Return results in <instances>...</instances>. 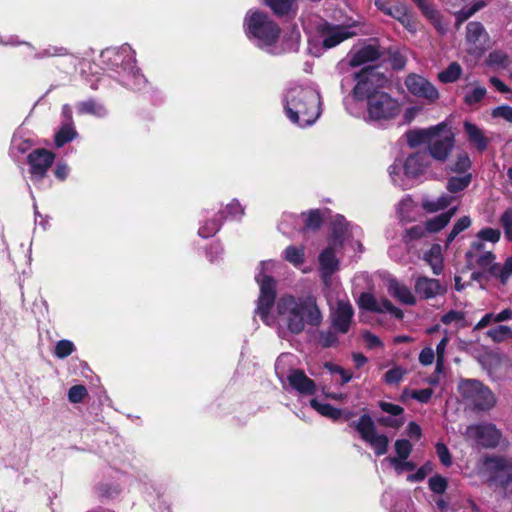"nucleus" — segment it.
Returning a JSON list of instances; mask_svg holds the SVG:
<instances>
[{"label": "nucleus", "instance_id": "obj_1", "mask_svg": "<svg viewBox=\"0 0 512 512\" xmlns=\"http://www.w3.org/2000/svg\"><path fill=\"white\" fill-rule=\"evenodd\" d=\"M277 263L267 260L260 263L255 279L260 286V296L256 313L269 326H275L278 335H298L307 326L316 327L322 322V313L313 296L294 297L284 295L275 304V312L270 308L275 300V281L271 277Z\"/></svg>", "mask_w": 512, "mask_h": 512}, {"label": "nucleus", "instance_id": "obj_2", "mask_svg": "<svg viewBox=\"0 0 512 512\" xmlns=\"http://www.w3.org/2000/svg\"><path fill=\"white\" fill-rule=\"evenodd\" d=\"M283 103L286 116L299 127L310 126L320 117V94L313 86H289L283 95Z\"/></svg>", "mask_w": 512, "mask_h": 512}, {"label": "nucleus", "instance_id": "obj_3", "mask_svg": "<svg viewBox=\"0 0 512 512\" xmlns=\"http://www.w3.org/2000/svg\"><path fill=\"white\" fill-rule=\"evenodd\" d=\"M246 36L257 47L269 53H278L277 42L281 29L267 14L249 11L244 19Z\"/></svg>", "mask_w": 512, "mask_h": 512}, {"label": "nucleus", "instance_id": "obj_4", "mask_svg": "<svg viewBox=\"0 0 512 512\" xmlns=\"http://www.w3.org/2000/svg\"><path fill=\"white\" fill-rule=\"evenodd\" d=\"M487 481L506 497L512 496V461L503 457H488L483 462Z\"/></svg>", "mask_w": 512, "mask_h": 512}, {"label": "nucleus", "instance_id": "obj_5", "mask_svg": "<svg viewBox=\"0 0 512 512\" xmlns=\"http://www.w3.org/2000/svg\"><path fill=\"white\" fill-rule=\"evenodd\" d=\"M431 164L429 155L425 152H416L409 155L403 163L395 162L389 167V175L392 182L405 189L407 185L401 176V171L408 179H418L424 175Z\"/></svg>", "mask_w": 512, "mask_h": 512}, {"label": "nucleus", "instance_id": "obj_6", "mask_svg": "<svg viewBox=\"0 0 512 512\" xmlns=\"http://www.w3.org/2000/svg\"><path fill=\"white\" fill-rule=\"evenodd\" d=\"M462 397L476 409L487 410L494 406L495 397L488 387L477 380H464L459 384Z\"/></svg>", "mask_w": 512, "mask_h": 512}, {"label": "nucleus", "instance_id": "obj_7", "mask_svg": "<svg viewBox=\"0 0 512 512\" xmlns=\"http://www.w3.org/2000/svg\"><path fill=\"white\" fill-rule=\"evenodd\" d=\"M464 437L471 445L495 448L502 440V433L493 423H480L468 426Z\"/></svg>", "mask_w": 512, "mask_h": 512}, {"label": "nucleus", "instance_id": "obj_8", "mask_svg": "<svg viewBox=\"0 0 512 512\" xmlns=\"http://www.w3.org/2000/svg\"><path fill=\"white\" fill-rule=\"evenodd\" d=\"M401 111L399 102L388 93H376L369 98L367 103L368 116L372 120H389Z\"/></svg>", "mask_w": 512, "mask_h": 512}, {"label": "nucleus", "instance_id": "obj_9", "mask_svg": "<svg viewBox=\"0 0 512 512\" xmlns=\"http://www.w3.org/2000/svg\"><path fill=\"white\" fill-rule=\"evenodd\" d=\"M357 81L353 94L358 100H366L376 93H382L380 90L384 83V77L373 68H365L361 72L355 74Z\"/></svg>", "mask_w": 512, "mask_h": 512}, {"label": "nucleus", "instance_id": "obj_10", "mask_svg": "<svg viewBox=\"0 0 512 512\" xmlns=\"http://www.w3.org/2000/svg\"><path fill=\"white\" fill-rule=\"evenodd\" d=\"M352 425L361 438L374 449L376 455H384L387 452L389 439L386 435L377 432L375 424L369 415H362Z\"/></svg>", "mask_w": 512, "mask_h": 512}, {"label": "nucleus", "instance_id": "obj_11", "mask_svg": "<svg viewBox=\"0 0 512 512\" xmlns=\"http://www.w3.org/2000/svg\"><path fill=\"white\" fill-rule=\"evenodd\" d=\"M113 54L115 61L121 60L127 76L123 80L124 84L130 88L139 89L145 83L144 76L135 67L134 52L128 45H123L118 49L107 50L104 56Z\"/></svg>", "mask_w": 512, "mask_h": 512}, {"label": "nucleus", "instance_id": "obj_12", "mask_svg": "<svg viewBox=\"0 0 512 512\" xmlns=\"http://www.w3.org/2000/svg\"><path fill=\"white\" fill-rule=\"evenodd\" d=\"M342 246L341 235L334 230L333 237L328 246L318 256L319 270L324 283L327 285L331 276L339 268V260L336 257V250Z\"/></svg>", "mask_w": 512, "mask_h": 512}, {"label": "nucleus", "instance_id": "obj_13", "mask_svg": "<svg viewBox=\"0 0 512 512\" xmlns=\"http://www.w3.org/2000/svg\"><path fill=\"white\" fill-rule=\"evenodd\" d=\"M405 85L412 95L418 98H423L430 103L439 99V92L437 88L421 75H408L405 79Z\"/></svg>", "mask_w": 512, "mask_h": 512}, {"label": "nucleus", "instance_id": "obj_14", "mask_svg": "<svg viewBox=\"0 0 512 512\" xmlns=\"http://www.w3.org/2000/svg\"><path fill=\"white\" fill-rule=\"evenodd\" d=\"M454 135L446 126L439 134L429 142V158L432 157L437 161H445L450 155L454 146Z\"/></svg>", "mask_w": 512, "mask_h": 512}, {"label": "nucleus", "instance_id": "obj_15", "mask_svg": "<svg viewBox=\"0 0 512 512\" xmlns=\"http://www.w3.org/2000/svg\"><path fill=\"white\" fill-rule=\"evenodd\" d=\"M359 307L377 313H389L397 319H402L403 311L394 306L386 298H376L373 294L362 293L358 300Z\"/></svg>", "mask_w": 512, "mask_h": 512}, {"label": "nucleus", "instance_id": "obj_16", "mask_svg": "<svg viewBox=\"0 0 512 512\" xmlns=\"http://www.w3.org/2000/svg\"><path fill=\"white\" fill-rule=\"evenodd\" d=\"M55 155L46 149H36L28 155L30 174L33 180L40 181L53 164Z\"/></svg>", "mask_w": 512, "mask_h": 512}, {"label": "nucleus", "instance_id": "obj_17", "mask_svg": "<svg viewBox=\"0 0 512 512\" xmlns=\"http://www.w3.org/2000/svg\"><path fill=\"white\" fill-rule=\"evenodd\" d=\"M353 26L330 25L325 24L321 29L322 44L325 49H330L341 42L355 36L357 33L354 31Z\"/></svg>", "mask_w": 512, "mask_h": 512}, {"label": "nucleus", "instance_id": "obj_18", "mask_svg": "<svg viewBox=\"0 0 512 512\" xmlns=\"http://www.w3.org/2000/svg\"><path fill=\"white\" fill-rule=\"evenodd\" d=\"M380 55L379 49L374 45L354 46L348 53V64L358 67L376 61Z\"/></svg>", "mask_w": 512, "mask_h": 512}, {"label": "nucleus", "instance_id": "obj_19", "mask_svg": "<svg viewBox=\"0 0 512 512\" xmlns=\"http://www.w3.org/2000/svg\"><path fill=\"white\" fill-rule=\"evenodd\" d=\"M354 311L351 304L347 301L339 300L336 308L332 312V324L334 329L341 333H346L351 325Z\"/></svg>", "mask_w": 512, "mask_h": 512}, {"label": "nucleus", "instance_id": "obj_20", "mask_svg": "<svg viewBox=\"0 0 512 512\" xmlns=\"http://www.w3.org/2000/svg\"><path fill=\"white\" fill-rule=\"evenodd\" d=\"M445 127V123H440L426 129L410 130L406 133L407 144L411 148H416L423 144L429 145V142H431L441 130L445 129Z\"/></svg>", "mask_w": 512, "mask_h": 512}, {"label": "nucleus", "instance_id": "obj_21", "mask_svg": "<svg viewBox=\"0 0 512 512\" xmlns=\"http://www.w3.org/2000/svg\"><path fill=\"white\" fill-rule=\"evenodd\" d=\"M414 288L416 294H418L422 299H432L444 292V288L440 284L439 280L425 276H419L416 278Z\"/></svg>", "mask_w": 512, "mask_h": 512}, {"label": "nucleus", "instance_id": "obj_22", "mask_svg": "<svg viewBox=\"0 0 512 512\" xmlns=\"http://www.w3.org/2000/svg\"><path fill=\"white\" fill-rule=\"evenodd\" d=\"M386 289L388 293L400 303L405 305L416 304V297L412 293L411 289L404 283L399 282L397 279L388 278L386 280Z\"/></svg>", "mask_w": 512, "mask_h": 512}, {"label": "nucleus", "instance_id": "obj_23", "mask_svg": "<svg viewBox=\"0 0 512 512\" xmlns=\"http://www.w3.org/2000/svg\"><path fill=\"white\" fill-rule=\"evenodd\" d=\"M287 380L289 385L300 394L312 395L315 393L316 386L314 381L308 378L301 370H292Z\"/></svg>", "mask_w": 512, "mask_h": 512}, {"label": "nucleus", "instance_id": "obj_24", "mask_svg": "<svg viewBox=\"0 0 512 512\" xmlns=\"http://www.w3.org/2000/svg\"><path fill=\"white\" fill-rule=\"evenodd\" d=\"M375 5L386 15H389L401 23H405V9L407 8L403 3L397 1L375 0Z\"/></svg>", "mask_w": 512, "mask_h": 512}, {"label": "nucleus", "instance_id": "obj_25", "mask_svg": "<svg viewBox=\"0 0 512 512\" xmlns=\"http://www.w3.org/2000/svg\"><path fill=\"white\" fill-rule=\"evenodd\" d=\"M423 260L431 267L435 275H440L443 271V250L439 244H433L431 248L424 253Z\"/></svg>", "mask_w": 512, "mask_h": 512}, {"label": "nucleus", "instance_id": "obj_26", "mask_svg": "<svg viewBox=\"0 0 512 512\" xmlns=\"http://www.w3.org/2000/svg\"><path fill=\"white\" fill-rule=\"evenodd\" d=\"M457 208H451L445 213H442L433 219L428 220L425 223L427 233H436L442 230L451 220V218L455 215Z\"/></svg>", "mask_w": 512, "mask_h": 512}, {"label": "nucleus", "instance_id": "obj_27", "mask_svg": "<svg viewBox=\"0 0 512 512\" xmlns=\"http://www.w3.org/2000/svg\"><path fill=\"white\" fill-rule=\"evenodd\" d=\"M397 213L401 221L412 222L416 219V205L410 197H405L399 202Z\"/></svg>", "mask_w": 512, "mask_h": 512}, {"label": "nucleus", "instance_id": "obj_28", "mask_svg": "<svg viewBox=\"0 0 512 512\" xmlns=\"http://www.w3.org/2000/svg\"><path fill=\"white\" fill-rule=\"evenodd\" d=\"M282 257L295 267H299L305 261L304 246H288L283 252Z\"/></svg>", "mask_w": 512, "mask_h": 512}, {"label": "nucleus", "instance_id": "obj_29", "mask_svg": "<svg viewBox=\"0 0 512 512\" xmlns=\"http://www.w3.org/2000/svg\"><path fill=\"white\" fill-rule=\"evenodd\" d=\"M464 129L469 137V140L473 142L479 150L483 151L486 149V139L477 126L470 122H465Z\"/></svg>", "mask_w": 512, "mask_h": 512}, {"label": "nucleus", "instance_id": "obj_30", "mask_svg": "<svg viewBox=\"0 0 512 512\" xmlns=\"http://www.w3.org/2000/svg\"><path fill=\"white\" fill-rule=\"evenodd\" d=\"M310 405L313 409H315L319 414L330 418L332 420H337L341 417L342 411L332 407L330 404L320 403L316 399L310 400Z\"/></svg>", "mask_w": 512, "mask_h": 512}, {"label": "nucleus", "instance_id": "obj_31", "mask_svg": "<svg viewBox=\"0 0 512 512\" xmlns=\"http://www.w3.org/2000/svg\"><path fill=\"white\" fill-rule=\"evenodd\" d=\"M485 38L484 27L479 22H470L466 27V39L469 43L478 45Z\"/></svg>", "mask_w": 512, "mask_h": 512}, {"label": "nucleus", "instance_id": "obj_32", "mask_svg": "<svg viewBox=\"0 0 512 512\" xmlns=\"http://www.w3.org/2000/svg\"><path fill=\"white\" fill-rule=\"evenodd\" d=\"M441 321L445 325H455L456 327H466V314L463 311L451 310L441 317Z\"/></svg>", "mask_w": 512, "mask_h": 512}, {"label": "nucleus", "instance_id": "obj_33", "mask_svg": "<svg viewBox=\"0 0 512 512\" xmlns=\"http://www.w3.org/2000/svg\"><path fill=\"white\" fill-rule=\"evenodd\" d=\"M491 274L498 278L503 284L512 275V255L506 259L503 265H493L491 267Z\"/></svg>", "mask_w": 512, "mask_h": 512}, {"label": "nucleus", "instance_id": "obj_34", "mask_svg": "<svg viewBox=\"0 0 512 512\" xmlns=\"http://www.w3.org/2000/svg\"><path fill=\"white\" fill-rule=\"evenodd\" d=\"M462 74V68L457 62H452L445 70L438 74V79L442 83H453Z\"/></svg>", "mask_w": 512, "mask_h": 512}, {"label": "nucleus", "instance_id": "obj_35", "mask_svg": "<svg viewBox=\"0 0 512 512\" xmlns=\"http://www.w3.org/2000/svg\"><path fill=\"white\" fill-rule=\"evenodd\" d=\"M486 95V88L477 84H471V87L467 89L464 101L467 105H474L480 102Z\"/></svg>", "mask_w": 512, "mask_h": 512}, {"label": "nucleus", "instance_id": "obj_36", "mask_svg": "<svg viewBox=\"0 0 512 512\" xmlns=\"http://www.w3.org/2000/svg\"><path fill=\"white\" fill-rule=\"evenodd\" d=\"M296 0H265V3L278 15L288 14L294 9Z\"/></svg>", "mask_w": 512, "mask_h": 512}, {"label": "nucleus", "instance_id": "obj_37", "mask_svg": "<svg viewBox=\"0 0 512 512\" xmlns=\"http://www.w3.org/2000/svg\"><path fill=\"white\" fill-rule=\"evenodd\" d=\"M453 200L449 195H442L436 200H424L423 208L428 212H437L446 208Z\"/></svg>", "mask_w": 512, "mask_h": 512}, {"label": "nucleus", "instance_id": "obj_38", "mask_svg": "<svg viewBox=\"0 0 512 512\" xmlns=\"http://www.w3.org/2000/svg\"><path fill=\"white\" fill-rule=\"evenodd\" d=\"M471 182V174L467 173L462 176L451 177L447 183V189L451 193L464 190Z\"/></svg>", "mask_w": 512, "mask_h": 512}, {"label": "nucleus", "instance_id": "obj_39", "mask_svg": "<svg viewBox=\"0 0 512 512\" xmlns=\"http://www.w3.org/2000/svg\"><path fill=\"white\" fill-rule=\"evenodd\" d=\"M470 226L471 219L468 216H463L460 219H458L447 236L446 246H449L462 231L468 229Z\"/></svg>", "mask_w": 512, "mask_h": 512}, {"label": "nucleus", "instance_id": "obj_40", "mask_svg": "<svg viewBox=\"0 0 512 512\" xmlns=\"http://www.w3.org/2000/svg\"><path fill=\"white\" fill-rule=\"evenodd\" d=\"M407 459L408 458H386V461H388L395 472L400 475L405 471H413L416 468L415 464Z\"/></svg>", "mask_w": 512, "mask_h": 512}, {"label": "nucleus", "instance_id": "obj_41", "mask_svg": "<svg viewBox=\"0 0 512 512\" xmlns=\"http://www.w3.org/2000/svg\"><path fill=\"white\" fill-rule=\"evenodd\" d=\"M76 132L71 125L63 126L55 136V144L57 147H62L67 142L73 140Z\"/></svg>", "mask_w": 512, "mask_h": 512}, {"label": "nucleus", "instance_id": "obj_42", "mask_svg": "<svg viewBox=\"0 0 512 512\" xmlns=\"http://www.w3.org/2000/svg\"><path fill=\"white\" fill-rule=\"evenodd\" d=\"M512 335V330L508 326L500 325L487 332V336L494 342H502L507 337Z\"/></svg>", "mask_w": 512, "mask_h": 512}, {"label": "nucleus", "instance_id": "obj_43", "mask_svg": "<svg viewBox=\"0 0 512 512\" xmlns=\"http://www.w3.org/2000/svg\"><path fill=\"white\" fill-rule=\"evenodd\" d=\"M471 166V161L466 153L457 155L455 162L450 166L452 172L465 173Z\"/></svg>", "mask_w": 512, "mask_h": 512}, {"label": "nucleus", "instance_id": "obj_44", "mask_svg": "<svg viewBox=\"0 0 512 512\" xmlns=\"http://www.w3.org/2000/svg\"><path fill=\"white\" fill-rule=\"evenodd\" d=\"M75 350L73 342L70 340H60L55 346V355L60 358H66L71 355Z\"/></svg>", "mask_w": 512, "mask_h": 512}, {"label": "nucleus", "instance_id": "obj_45", "mask_svg": "<svg viewBox=\"0 0 512 512\" xmlns=\"http://www.w3.org/2000/svg\"><path fill=\"white\" fill-rule=\"evenodd\" d=\"M80 113H88L96 116H103L105 114V109L103 106L95 103L94 101H85L79 105Z\"/></svg>", "mask_w": 512, "mask_h": 512}, {"label": "nucleus", "instance_id": "obj_46", "mask_svg": "<svg viewBox=\"0 0 512 512\" xmlns=\"http://www.w3.org/2000/svg\"><path fill=\"white\" fill-rule=\"evenodd\" d=\"M495 256L491 251H485L474 256V259L470 260V262H475L478 266L482 268H490L495 265L494 262Z\"/></svg>", "mask_w": 512, "mask_h": 512}, {"label": "nucleus", "instance_id": "obj_47", "mask_svg": "<svg viewBox=\"0 0 512 512\" xmlns=\"http://www.w3.org/2000/svg\"><path fill=\"white\" fill-rule=\"evenodd\" d=\"M486 3L484 1H478L472 7L468 9H462L461 11L456 13V19L458 25L471 17L474 13L485 7Z\"/></svg>", "mask_w": 512, "mask_h": 512}, {"label": "nucleus", "instance_id": "obj_48", "mask_svg": "<svg viewBox=\"0 0 512 512\" xmlns=\"http://www.w3.org/2000/svg\"><path fill=\"white\" fill-rule=\"evenodd\" d=\"M428 485L431 491L437 494H442L447 488V479L441 475H435L428 481Z\"/></svg>", "mask_w": 512, "mask_h": 512}, {"label": "nucleus", "instance_id": "obj_49", "mask_svg": "<svg viewBox=\"0 0 512 512\" xmlns=\"http://www.w3.org/2000/svg\"><path fill=\"white\" fill-rule=\"evenodd\" d=\"M448 344V338L445 336L441 339V341L436 346V371L442 372L443 365H444V357H445V351Z\"/></svg>", "mask_w": 512, "mask_h": 512}, {"label": "nucleus", "instance_id": "obj_50", "mask_svg": "<svg viewBox=\"0 0 512 512\" xmlns=\"http://www.w3.org/2000/svg\"><path fill=\"white\" fill-rule=\"evenodd\" d=\"M87 396V389L83 385L72 386L68 391V399L72 403H79Z\"/></svg>", "mask_w": 512, "mask_h": 512}, {"label": "nucleus", "instance_id": "obj_51", "mask_svg": "<svg viewBox=\"0 0 512 512\" xmlns=\"http://www.w3.org/2000/svg\"><path fill=\"white\" fill-rule=\"evenodd\" d=\"M433 470V466L430 462L425 463L421 466L414 474H410L407 476V481L409 482H420L425 479V477L431 473Z\"/></svg>", "mask_w": 512, "mask_h": 512}, {"label": "nucleus", "instance_id": "obj_52", "mask_svg": "<svg viewBox=\"0 0 512 512\" xmlns=\"http://www.w3.org/2000/svg\"><path fill=\"white\" fill-rule=\"evenodd\" d=\"M221 223L216 220H212L211 222H207L203 224L199 230L198 234L203 238H208L213 235L219 230Z\"/></svg>", "mask_w": 512, "mask_h": 512}, {"label": "nucleus", "instance_id": "obj_53", "mask_svg": "<svg viewBox=\"0 0 512 512\" xmlns=\"http://www.w3.org/2000/svg\"><path fill=\"white\" fill-rule=\"evenodd\" d=\"M305 218V228L316 229L320 226L322 218L318 210H312L302 215Z\"/></svg>", "mask_w": 512, "mask_h": 512}, {"label": "nucleus", "instance_id": "obj_54", "mask_svg": "<svg viewBox=\"0 0 512 512\" xmlns=\"http://www.w3.org/2000/svg\"><path fill=\"white\" fill-rule=\"evenodd\" d=\"M500 231L493 228H484L480 230L477 234L478 239L483 241H489L492 243H496L500 239Z\"/></svg>", "mask_w": 512, "mask_h": 512}, {"label": "nucleus", "instance_id": "obj_55", "mask_svg": "<svg viewBox=\"0 0 512 512\" xmlns=\"http://www.w3.org/2000/svg\"><path fill=\"white\" fill-rule=\"evenodd\" d=\"M396 458H408L412 451V444L405 439L397 440L395 442Z\"/></svg>", "mask_w": 512, "mask_h": 512}, {"label": "nucleus", "instance_id": "obj_56", "mask_svg": "<svg viewBox=\"0 0 512 512\" xmlns=\"http://www.w3.org/2000/svg\"><path fill=\"white\" fill-rule=\"evenodd\" d=\"M489 63L505 68L510 64V60L504 52L494 51L489 55Z\"/></svg>", "mask_w": 512, "mask_h": 512}, {"label": "nucleus", "instance_id": "obj_57", "mask_svg": "<svg viewBox=\"0 0 512 512\" xmlns=\"http://www.w3.org/2000/svg\"><path fill=\"white\" fill-rule=\"evenodd\" d=\"M436 453L444 466L448 467L452 464V458L449 449L444 443L436 444Z\"/></svg>", "mask_w": 512, "mask_h": 512}, {"label": "nucleus", "instance_id": "obj_58", "mask_svg": "<svg viewBox=\"0 0 512 512\" xmlns=\"http://www.w3.org/2000/svg\"><path fill=\"white\" fill-rule=\"evenodd\" d=\"M379 406L380 408L382 409V411L390 414V416H394V417H404L403 414H404V409L399 406V405H396V404H393V403H389V402H385V401H381L379 402Z\"/></svg>", "mask_w": 512, "mask_h": 512}, {"label": "nucleus", "instance_id": "obj_59", "mask_svg": "<svg viewBox=\"0 0 512 512\" xmlns=\"http://www.w3.org/2000/svg\"><path fill=\"white\" fill-rule=\"evenodd\" d=\"M427 234L425 224L424 225H416L406 230L405 239L417 240L425 237Z\"/></svg>", "mask_w": 512, "mask_h": 512}, {"label": "nucleus", "instance_id": "obj_60", "mask_svg": "<svg viewBox=\"0 0 512 512\" xmlns=\"http://www.w3.org/2000/svg\"><path fill=\"white\" fill-rule=\"evenodd\" d=\"M405 422L404 417H394V416H387V417H381L378 419V423L385 426V427H391V428H399L401 427Z\"/></svg>", "mask_w": 512, "mask_h": 512}, {"label": "nucleus", "instance_id": "obj_61", "mask_svg": "<svg viewBox=\"0 0 512 512\" xmlns=\"http://www.w3.org/2000/svg\"><path fill=\"white\" fill-rule=\"evenodd\" d=\"M416 4L418 5L419 9L422 11V13L429 19L432 20L436 16H438V12L434 9V7L425 0H416Z\"/></svg>", "mask_w": 512, "mask_h": 512}, {"label": "nucleus", "instance_id": "obj_62", "mask_svg": "<svg viewBox=\"0 0 512 512\" xmlns=\"http://www.w3.org/2000/svg\"><path fill=\"white\" fill-rule=\"evenodd\" d=\"M227 217L237 218L244 214V208L237 200H232L227 206Z\"/></svg>", "mask_w": 512, "mask_h": 512}, {"label": "nucleus", "instance_id": "obj_63", "mask_svg": "<svg viewBox=\"0 0 512 512\" xmlns=\"http://www.w3.org/2000/svg\"><path fill=\"white\" fill-rule=\"evenodd\" d=\"M433 390L430 388L412 391L410 397L421 402L426 403L432 397Z\"/></svg>", "mask_w": 512, "mask_h": 512}, {"label": "nucleus", "instance_id": "obj_64", "mask_svg": "<svg viewBox=\"0 0 512 512\" xmlns=\"http://www.w3.org/2000/svg\"><path fill=\"white\" fill-rule=\"evenodd\" d=\"M404 375V371L401 368H393L386 372L385 381L389 384L398 383Z\"/></svg>", "mask_w": 512, "mask_h": 512}]
</instances>
